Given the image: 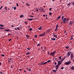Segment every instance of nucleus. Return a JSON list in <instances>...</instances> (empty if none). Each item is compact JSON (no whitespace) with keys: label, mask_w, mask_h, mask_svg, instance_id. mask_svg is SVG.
<instances>
[{"label":"nucleus","mask_w":74,"mask_h":74,"mask_svg":"<svg viewBox=\"0 0 74 74\" xmlns=\"http://www.w3.org/2000/svg\"><path fill=\"white\" fill-rule=\"evenodd\" d=\"M55 52H56V51H54L50 53V55H51L53 56H54L55 54Z\"/></svg>","instance_id":"2"},{"label":"nucleus","mask_w":74,"mask_h":74,"mask_svg":"<svg viewBox=\"0 0 74 74\" xmlns=\"http://www.w3.org/2000/svg\"><path fill=\"white\" fill-rule=\"evenodd\" d=\"M38 46H40V44H38L37 45V47Z\"/></svg>","instance_id":"40"},{"label":"nucleus","mask_w":74,"mask_h":74,"mask_svg":"<svg viewBox=\"0 0 74 74\" xmlns=\"http://www.w3.org/2000/svg\"><path fill=\"white\" fill-rule=\"evenodd\" d=\"M53 71H54L55 73H56V71L55 70H53Z\"/></svg>","instance_id":"35"},{"label":"nucleus","mask_w":74,"mask_h":74,"mask_svg":"<svg viewBox=\"0 0 74 74\" xmlns=\"http://www.w3.org/2000/svg\"><path fill=\"white\" fill-rule=\"evenodd\" d=\"M27 49H28V50H30V48H27Z\"/></svg>","instance_id":"48"},{"label":"nucleus","mask_w":74,"mask_h":74,"mask_svg":"<svg viewBox=\"0 0 74 74\" xmlns=\"http://www.w3.org/2000/svg\"><path fill=\"white\" fill-rule=\"evenodd\" d=\"M47 62H45V63L43 62L44 65V64H47Z\"/></svg>","instance_id":"28"},{"label":"nucleus","mask_w":74,"mask_h":74,"mask_svg":"<svg viewBox=\"0 0 74 74\" xmlns=\"http://www.w3.org/2000/svg\"><path fill=\"white\" fill-rule=\"evenodd\" d=\"M59 65L58 64H57V65H56V67H57V68H59Z\"/></svg>","instance_id":"12"},{"label":"nucleus","mask_w":74,"mask_h":74,"mask_svg":"<svg viewBox=\"0 0 74 74\" xmlns=\"http://www.w3.org/2000/svg\"><path fill=\"white\" fill-rule=\"evenodd\" d=\"M36 11H38V10L37 9V10H36Z\"/></svg>","instance_id":"64"},{"label":"nucleus","mask_w":74,"mask_h":74,"mask_svg":"<svg viewBox=\"0 0 74 74\" xmlns=\"http://www.w3.org/2000/svg\"><path fill=\"white\" fill-rule=\"evenodd\" d=\"M53 36H54V37H55V38H57V36L55 34H54L53 35Z\"/></svg>","instance_id":"13"},{"label":"nucleus","mask_w":74,"mask_h":74,"mask_svg":"<svg viewBox=\"0 0 74 74\" xmlns=\"http://www.w3.org/2000/svg\"><path fill=\"white\" fill-rule=\"evenodd\" d=\"M69 23L70 24V25H71V26L72 25H73V23H74V22L70 21H69Z\"/></svg>","instance_id":"6"},{"label":"nucleus","mask_w":74,"mask_h":74,"mask_svg":"<svg viewBox=\"0 0 74 74\" xmlns=\"http://www.w3.org/2000/svg\"><path fill=\"white\" fill-rule=\"evenodd\" d=\"M60 17H61V16H60L59 17H58L57 18L58 19H60Z\"/></svg>","instance_id":"22"},{"label":"nucleus","mask_w":74,"mask_h":74,"mask_svg":"<svg viewBox=\"0 0 74 74\" xmlns=\"http://www.w3.org/2000/svg\"><path fill=\"white\" fill-rule=\"evenodd\" d=\"M51 9H52V8H50L49 9V10H50H50H51Z\"/></svg>","instance_id":"60"},{"label":"nucleus","mask_w":74,"mask_h":74,"mask_svg":"<svg viewBox=\"0 0 74 74\" xmlns=\"http://www.w3.org/2000/svg\"><path fill=\"white\" fill-rule=\"evenodd\" d=\"M71 63V61H69L68 62H66L65 64L66 65H69Z\"/></svg>","instance_id":"4"},{"label":"nucleus","mask_w":74,"mask_h":74,"mask_svg":"<svg viewBox=\"0 0 74 74\" xmlns=\"http://www.w3.org/2000/svg\"><path fill=\"white\" fill-rule=\"evenodd\" d=\"M16 5H17V7L19 6V5H18V3H16Z\"/></svg>","instance_id":"46"},{"label":"nucleus","mask_w":74,"mask_h":74,"mask_svg":"<svg viewBox=\"0 0 74 74\" xmlns=\"http://www.w3.org/2000/svg\"><path fill=\"white\" fill-rule=\"evenodd\" d=\"M62 19H64V16H62Z\"/></svg>","instance_id":"42"},{"label":"nucleus","mask_w":74,"mask_h":74,"mask_svg":"<svg viewBox=\"0 0 74 74\" xmlns=\"http://www.w3.org/2000/svg\"><path fill=\"white\" fill-rule=\"evenodd\" d=\"M49 15H51V14H52V12H49Z\"/></svg>","instance_id":"24"},{"label":"nucleus","mask_w":74,"mask_h":74,"mask_svg":"<svg viewBox=\"0 0 74 74\" xmlns=\"http://www.w3.org/2000/svg\"><path fill=\"white\" fill-rule=\"evenodd\" d=\"M2 29V27H0V30Z\"/></svg>","instance_id":"62"},{"label":"nucleus","mask_w":74,"mask_h":74,"mask_svg":"<svg viewBox=\"0 0 74 74\" xmlns=\"http://www.w3.org/2000/svg\"><path fill=\"white\" fill-rule=\"evenodd\" d=\"M42 11H43V10H44V8H42L41 9Z\"/></svg>","instance_id":"52"},{"label":"nucleus","mask_w":74,"mask_h":74,"mask_svg":"<svg viewBox=\"0 0 74 74\" xmlns=\"http://www.w3.org/2000/svg\"><path fill=\"white\" fill-rule=\"evenodd\" d=\"M22 70V69H19V71H21V70Z\"/></svg>","instance_id":"59"},{"label":"nucleus","mask_w":74,"mask_h":74,"mask_svg":"<svg viewBox=\"0 0 74 74\" xmlns=\"http://www.w3.org/2000/svg\"><path fill=\"white\" fill-rule=\"evenodd\" d=\"M58 30V28H56L54 30V32H56V31H57V30Z\"/></svg>","instance_id":"23"},{"label":"nucleus","mask_w":74,"mask_h":74,"mask_svg":"<svg viewBox=\"0 0 74 74\" xmlns=\"http://www.w3.org/2000/svg\"><path fill=\"white\" fill-rule=\"evenodd\" d=\"M67 6H70V4H68L67 5Z\"/></svg>","instance_id":"30"},{"label":"nucleus","mask_w":74,"mask_h":74,"mask_svg":"<svg viewBox=\"0 0 74 74\" xmlns=\"http://www.w3.org/2000/svg\"><path fill=\"white\" fill-rule=\"evenodd\" d=\"M4 8L5 9V10H7V7L6 6Z\"/></svg>","instance_id":"21"},{"label":"nucleus","mask_w":74,"mask_h":74,"mask_svg":"<svg viewBox=\"0 0 74 74\" xmlns=\"http://www.w3.org/2000/svg\"><path fill=\"white\" fill-rule=\"evenodd\" d=\"M25 24H26V25H27L28 24L27 23L26 21H25Z\"/></svg>","instance_id":"37"},{"label":"nucleus","mask_w":74,"mask_h":74,"mask_svg":"<svg viewBox=\"0 0 74 74\" xmlns=\"http://www.w3.org/2000/svg\"><path fill=\"white\" fill-rule=\"evenodd\" d=\"M29 56H28L27 57V58H29Z\"/></svg>","instance_id":"61"},{"label":"nucleus","mask_w":74,"mask_h":74,"mask_svg":"<svg viewBox=\"0 0 74 74\" xmlns=\"http://www.w3.org/2000/svg\"><path fill=\"white\" fill-rule=\"evenodd\" d=\"M62 59H63L64 60V59H65V58L64 57Z\"/></svg>","instance_id":"57"},{"label":"nucleus","mask_w":74,"mask_h":74,"mask_svg":"<svg viewBox=\"0 0 74 74\" xmlns=\"http://www.w3.org/2000/svg\"><path fill=\"white\" fill-rule=\"evenodd\" d=\"M62 62L61 61H59L58 62V64L59 65V64H62Z\"/></svg>","instance_id":"7"},{"label":"nucleus","mask_w":74,"mask_h":74,"mask_svg":"<svg viewBox=\"0 0 74 74\" xmlns=\"http://www.w3.org/2000/svg\"><path fill=\"white\" fill-rule=\"evenodd\" d=\"M59 58L60 59V60H61V59H62V56L59 57Z\"/></svg>","instance_id":"19"},{"label":"nucleus","mask_w":74,"mask_h":74,"mask_svg":"<svg viewBox=\"0 0 74 74\" xmlns=\"http://www.w3.org/2000/svg\"><path fill=\"white\" fill-rule=\"evenodd\" d=\"M29 71H31V70L30 69L29 70Z\"/></svg>","instance_id":"63"},{"label":"nucleus","mask_w":74,"mask_h":74,"mask_svg":"<svg viewBox=\"0 0 74 74\" xmlns=\"http://www.w3.org/2000/svg\"><path fill=\"white\" fill-rule=\"evenodd\" d=\"M64 60H63V59H62L60 61H61V62H63V61H64Z\"/></svg>","instance_id":"41"},{"label":"nucleus","mask_w":74,"mask_h":74,"mask_svg":"<svg viewBox=\"0 0 74 74\" xmlns=\"http://www.w3.org/2000/svg\"><path fill=\"white\" fill-rule=\"evenodd\" d=\"M58 27H59V25H57L56 27V28H58Z\"/></svg>","instance_id":"26"},{"label":"nucleus","mask_w":74,"mask_h":74,"mask_svg":"<svg viewBox=\"0 0 74 74\" xmlns=\"http://www.w3.org/2000/svg\"><path fill=\"white\" fill-rule=\"evenodd\" d=\"M11 26H12V27H14V26L13 25H12Z\"/></svg>","instance_id":"58"},{"label":"nucleus","mask_w":74,"mask_h":74,"mask_svg":"<svg viewBox=\"0 0 74 74\" xmlns=\"http://www.w3.org/2000/svg\"><path fill=\"white\" fill-rule=\"evenodd\" d=\"M24 16H23V15H21L20 16V17L22 18Z\"/></svg>","instance_id":"18"},{"label":"nucleus","mask_w":74,"mask_h":74,"mask_svg":"<svg viewBox=\"0 0 74 74\" xmlns=\"http://www.w3.org/2000/svg\"><path fill=\"white\" fill-rule=\"evenodd\" d=\"M2 8H3V6H1V8H0L1 9H1H2Z\"/></svg>","instance_id":"49"},{"label":"nucleus","mask_w":74,"mask_h":74,"mask_svg":"<svg viewBox=\"0 0 74 74\" xmlns=\"http://www.w3.org/2000/svg\"><path fill=\"white\" fill-rule=\"evenodd\" d=\"M0 26H1V27H4V25H0Z\"/></svg>","instance_id":"25"},{"label":"nucleus","mask_w":74,"mask_h":74,"mask_svg":"<svg viewBox=\"0 0 74 74\" xmlns=\"http://www.w3.org/2000/svg\"><path fill=\"white\" fill-rule=\"evenodd\" d=\"M26 36L27 37H29V35H26Z\"/></svg>","instance_id":"29"},{"label":"nucleus","mask_w":74,"mask_h":74,"mask_svg":"<svg viewBox=\"0 0 74 74\" xmlns=\"http://www.w3.org/2000/svg\"><path fill=\"white\" fill-rule=\"evenodd\" d=\"M56 70H58V68H57V67H56Z\"/></svg>","instance_id":"55"},{"label":"nucleus","mask_w":74,"mask_h":74,"mask_svg":"<svg viewBox=\"0 0 74 74\" xmlns=\"http://www.w3.org/2000/svg\"><path fill=\"white\" fill-rule=\"evenodd\" d=\"M34 37H35V38H37V36L36 35H35L34 36Z\"/></svg>","instance_id":"27"},{"label":"nucleus","mask_w":74,"mask_h":74,"mask_svg":"<svg viewBox=\"0 0 74 74\" xmlns=\"http://www.w3.org/2000/svg\"><path fill=\"white\" fill-rule=\"evenodd\" d=\"M69 19L70 18H64L63 20V23H68L69 22Z\"/></svg>","instance_id":"1"},{"label":"nucleus","mask_w":74,"mask_h":74,"mask_svg":"<svg viewBox=\"0 0 74 74\" xmlns=\"http://www.w3.org/2000/svg\"><path fill=\"white\" fill-rule=\"evenodd\" d=\"M1 56L3 57L4 56V54H1Z\"/></svg>","instance_id":"36"},{"label":"nucleus","mask_w":74,"mask_h":74,"mask_svg":"<svg viewBox=\"0 0 74 74\" xmlns=\"http://www.w3.org/2000/svg\"><path fill=\"white\" fill-rule=\"evenodd\" d=\"M32 30V29L31 28H29V31H31Z\"/></svg>","instance_id":"34"},{"label":"nucleus","mask_w":74,"mask_h":74,"mask_svg":"<svg viewBox=\"0 0 74 74\" xmlns=\"http://www.w3.org/2000/svg\"><path fill=\"white\" fill-rule=\"evenodd\" d=\"M30 53H31L28 51V52H27V53H26V55H29V54H30Z\"/></svg>","instance_id":"9"},{"label":"nucleus","mask_w":74,"mask_h":74,"mask_svg":"<svg viewBox=\"0 0 74 74\" xmlns=\"http://www.w3.org/2000/svg\"><path fill=\"white\" fill-rule=\"evenodd\" d=\"M71 57H73V53H71Z\"/></svg>","instance_id":"15"},{"label":"nucleus","mask_w":74,"mask_h":74,"mask_svg":"<svg viewBox=\"0 0 74 74\" xmlns=\"http://www.w3.org/2000/svg\"><path fill=\"white\" fill-rule=\"evenodd\" d=\"M10 35H12V34H8V36H10Z\"/></svg>","instance_id":"31"},{"label":"nucleus","mask_w":74,"mask_h":74,"mask_svg":"<svg viewBox=\"0 0 74 74\" xmlns=\"http://www.w3.org/2000/svg\"><path fill=\"white\" fill-rule=\"evenodd\" d=\"M41 28H42V26H41L40 27H39L38 28V30H41V29H42Z\"/></svg>","instance_id":"11"},{"label":"nucleus","mask_w":74,"mask_h":74,"mask_svg":"<svg viewBox=\"0 0 74 74\" xmlns=\"http://www.w3.org/2000/svg\"><path fill=\"white\" fill-rule=\"evenodd\" d=\"M45 33H46L45 32H44L43 33L39 34L38 36L39 37H42L43 36H45Z\"/></svg>","instance_id":"3"},{"label":"nucleus","mask_w":74,"mask_h":74,"mask_svg":"<svg viewBox=\"0 0 74 74\" xmlns=\"http://www.w3.org/2000/svg\"><path fill=\"white\" fill-rule=\"evenodd\" d=\"M72 70H74V68L73 67H72Z\"/></svg>","instance_id":"44"},{"label":"nucleus","mask_w":74,"mask_h":74,"mask_svg":"<svg viewBox=\"0 0 74 74\" xmlns=\"http://www.w3.org/2000/svg\"><path fill=\"white\" fill-rule=\"evenodd\" d=\"M71 54V52H67V56H66V58H69L70 55Z\"/></svg>","instance_id":"5"},{"label":"nucleus","mask_w":74,"mask_h":74,"mask_svg":"<svg viewBox=\"0 0 74 74\" xmlns=\"http://www.w3.org/2000/svg\"><path fill=\"white\" fill-rule=\"evenodd\" d=\"M14 10H16V7H14Z\"/></svg>","instance_id":"39"},{"label":"nucleus","mask_w":74,"mask_h":74,"mask_svg":"<svg viewBox=\"0 0 74 74\" xmlns=\"http://www.w3.org/2000/svg\"><path fill=\"white\" fill-rule=\"evenodd\" d=\"M61 69H64V67H61Z\"/></svg>","instance_id":"51"},{"label":"nucleus","mask_w":74,"mask_h":74,"mask_svg":"<svg viewBox=\"0 0 74 74\" xmlns=\"http://www.w3.org/2000/svg\"><path fill=\"white\" fill-rule=\"evenodd\" d=\"M26 5H27V6H30V5L29 4L27 3H26Z\"/></svg>","instance_id":"14"},{"label":"nucleus","mask_w":74,"mask_h":74,"mask_svg":"<svg viewBox=\"0 0 74 74\" xmlns=\"http://www.w3.org/2000/svg\"><path fill=\"white\" fill-rule=\"evenodd\" d=\"M5 32H10V29H5L4 30Z\"/></svg>","instance_id":"10"},{"label":"nucleus","mask_w":74,"mask_h":74,"mask_svg":"<svg viewBox=\"0 0 74 74\" xmlns=\"http://www.w3.org/2000/svg\"><path fill=\"white\" fill-rule=\"evenodd\" d=\"M73 57H71V60H73Z\"/></svg>","instance_id":"53"},{"label":"nucleus","mask_w":74,"mask_h":74,"mask_svg":"<svg viewBox=\"0 0 74 74\" xmlns=\"http://www.w3.org/2000/svg\"><path fill=\"white\" fill-rule=\"evenodd\" d=\"M40 65H44V62H41Z\"/></svg>","instance_id":"17"},{"label":"nucleus","mask_w":74,"mask_h":74,"mask_svg":"<svg viewBox=\"0 0 74 74\" xmlns=\"http://www.w3.org/2000/svg\"><path fill=\"white\" fill-rule=\"evenodd\" d=\"M73 37H72L70 38L71 40H73Z\"/></svg>","instance_id":"43"},{"label":"nucleus","mask_w":74,"mask_h":74,"mask_svg":"<svg viewBox=\"0 0 74 74\" xmlns=\"http://www.w3.org/2000/svg\"><path fill=\"white\" fill-rule=\"evenodd\" d=\"M1 64H2L1 63V62H0V66H1Z\"/></svg>","instance_id":"56"},{"label":"nucleus","mask_w":74,"mask_h":74,"mask_svg":"<svg viewBox=\"0 0 74 74\" xmlns=\"http://www.w3.org/2000/svg\"><path fill=\"white\" fill-rule=\"evenodd\" d=\"M51 40H53V41H55L56 40V38H51Z\"/></svg>","instance_id":"16"},{"label":"nucleus","mask_w":74,"mask_h":74,"mask_svg":"<svg viewBox=\"0 0 74 74\" xmlns=\"http://www.w3.org/2000/svg\"><path fill=\"white\" fill-rule=\"evenodd\" d=\"M54 63V64H55V65H56V64H57V63L56 62H55Z\"/></svg>","instance_id":"33"},{"label":"nucleus","mask_w":74,"mask_h":74,"mask_svg":"<svg viewBox=\"0 0 74 74\" xmlns=\"http://www.w3.org/2000/svg\"><path fill=\"white\" fill-rule=\"evenodd\" d=\"M7 37V36H2V38H5V37Z\"/></svg>","instance_id":"45"},{"label":"nucleus","mask_w":74,"mask_h":74,"mask_svg":"<svg viewBox=\"0 0 74 74\" xmlns=\"http://www.w3.org/2000/svg\"><path fill=\"white\" fill-rule=\"evenodd\" d=\"M47 62V63H49V62H51V60H49Z\"/></svg>","instance_id":"20"},{"label":"nucleus","mask_w":74,"mask_h":74,"mask_svg":"<svg viewBox=\"0 0 74 74\" xmlns=\"http://www.w3.org/2000/svg\"><path fill=\"white\" fill-rule=\"evenodd\" d=\"M30 17H32V18H34V16H30Z\"/></svg>","instance_id":"47"},{"label":"nucleus","mask_w":74,"mask_h":74,"mask_svg":"<svg viewBox=\"0 0 74 74\" xmlns=\"http://www.w3.org/2000/svg\"><path fill=\"white\" fill-rule=\"evenodd\" d=\"M17 29L18 30H20V28L19 27L17 28Z\"/></svg>","instance_id":"32"},{"label":"nucleus","mask_w":74,"mask_h":74,"mask_svg":"<svg viewBox=\"0 0 74 74\" xmlns=\"http://www.w3.org/2000/svg\"><path fill=\"white\" fill-rule=\"evenodd\" d=\"M28 21H34V18H29L27 19Z\"/></svg>","instance_id":"8"},{"label":"nucleus","mask_w":74,"mask_h":74,"mask_svg":"<svg viewBox=\"0 0 74 74\" xmlns=\"http://www.w3.org/2000/svg\"><path fill=\"white\" fill-rule=\"evenodd\" d=\"M10 60H11V61H12V59H11V58H10L9 59Z\"/></svg>","instance_id":"50"},{"label":"nucleus","mask_w":74,"mask_h":74,"mask_svg":"<svg viewBox=\"0 0 74 74\" xmlns=\"http://www.w3.org/2000/svg\"><path fill=\"white\" fill-rule=\"evenodd\" d=\"M66 49H68V48H69V47H67V46H66Z\"/></svg>","instance_id":"38"},{"label":"nucleus","mask_w":74,"mask_h":74,"mask_svg":"<svg viewBox=\"0 0 74 74\" xmlns=\"http://www.w3.org/2000/svg\"><path fill=\"white\" fill-rule=\"evenodd\" d=\"M9 41H11V39H10L9 40Z\"/></svg>","instance_id":"54"}]
</instances>
